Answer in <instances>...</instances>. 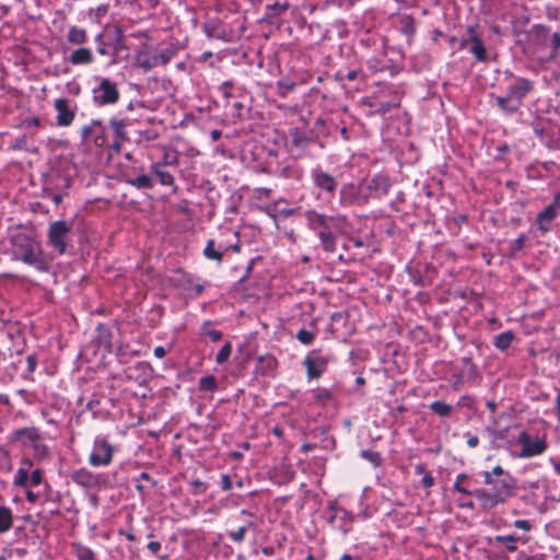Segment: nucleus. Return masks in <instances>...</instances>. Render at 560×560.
Returning a JSON list of instances; mask_svg holds the SVG:
<instances>
[{"mask_svg": "<svg viewBox=\"0 0 560 560\" xmlns=\"http://www.w3.org/2000/svg\"><path fill=\"white\" fill-rule=\"evenodd\" d=\"M551 45H552L553 50L560 49V34L559 33H555L552 35Z\"/></svg>", "mask_w": 560, "mask_h": 560, "instance_id": "54", "label": "nucleus"}, {"mask_svg": "<svg viewBox=\"0 0 560 560\" xmlns=\"http://www.w3.org/2000/svg\"><path fill=\"white\" fill-rule=\"evenodd\" d=\"M339 520L340 525L339 528L342 532V534H348L352 529V516L345 510L336 511L329 518L330 523H334L335 521Z\"/></svg>", "mask_w": 560, "mask_h": 560, "instance_id": "16", "label": "nucleus"}, {"mask_svg": "<svg viewBox=\"0 0 560 560\" xmlns=\"http://www.w3.org/2000/svg\"><path fill=\"white\" fill-rule=\"evenodd\" d=\"M489 488H479L474 490V497L478 500L480 508L490 511L495 506L503 504L508 499L515 494L516 483L512 476L494 480L493 485H487Z\"/></svg>", "mask_w": 560, "mask_h": 560, "instance_id": "1", "label": "nucleus"}, {"mask_svg": "<svg viewBox=\"0 0 560 560\" xmlns=\"http://www.w3.org/2000/svg\"><path fill=\"white\" fill-rule=\"evenodd\" d=\"M28 479L33 486H38L43 479L42 471L39 469H35Z\"/></svg>", "mask_w": 560, "mask_h": 560, "instance_id": "48", "label": "nucleus"}, {"mask_svg": "<svg viewBox=\"0 0 560 560\" xmlns=\"http://www.w3.org/2000/svg\"><path fill=\"white\" fill-rule=\"evenodd\" d=\"M217 380L213 375H207L199 382V389L205 392H213L217 389Z\"/></svg>", "mask_w": 560, "mask_h": 560, "instance_id": "36", "label": "nucleus"}, {"mask_svg": "<svg viewBox=\"0 0 560 560\" xmlns=\"http://www.w3.org/2000/svg\"><path fill=\"white\" fill-rule=\"evenodd\" d=\"M479 443V439L476 435H471L467 440V444L469 447H476Z\"/></svg>", "mask_w": 560, "mask_h": 560, "instance_id": "59", "label": "nucleus"}, {"mask_svg": "<svg viewBox=\"0 0 560 560\" xmlns=\"http://www.w3.org/2000/svg\"><path fill=\"white\" fill-rule=\"evenodd\" d=\"M506 475H509V474L505 472L501 466H495V467H493L492 471H485V474H483L485 483L493 485L494 480H495L494 477H498L501 479V478H504Z\"/></svg>", "mask_w": 560, "mask_h": 560, "instance_id": "34", "label": "nucleus"}, {"mask_svg": "<svg viewBox=\"0 0 560 560\" xmlns=\"http://www.w3.org/2000/svg\"><path fill=\"white\" fill-rule=\"evenodd\" d=\"M533 30H534L537 34H542V35L547 34V33H548V31H549L547 26L541 25V24L535 25V26L533 27Z\"/></svg>", "mask_w": 560, "mask_h": 560, "instance_id": "57", "label": "nucleus"}, {"mask_svg": "<svg viewBox=\"0 0 560 560\" xmlns=\"http://www.w3.org/2000/svg\"><path fill=\"white\" fill-rule=\"evenodd\" d=\"M151 171L156 175L162 185L172 186L174 184L173 175L165 171L160 163L152 164Z\"/></svg>", "mask_w": 560, "mask_h": 560, "instance_id": "20", "label": "nucleus"}, {"mask_svg": "<svg viewBox=\"0 0 560 560\" xmlns=\"http://www.w3.org/2000/svg\"><path fill=\"white\" fill-rule=\"evenodd\" d=\"M95 12H96V16L105 15L107 12V5H100L98 8H96Z\"/></svg>", "mask_w": 560, "mask_h": 560, "instance_id": "61", "label": "nucleus"}, {"mask_svg": "<svg viewBox=\"0 0 560 560\" xmlns=\"http://www.w3.org/2000/svg\"><path fill=\"white\" fill-rule=\"evenodd\" d=\"M533 83L527 79H517L509 86L508 94L513 97V101L518 102V106L523 97L532 90Z\"/></svg>", "mask_w": 560, "mask_h": 560, "instance_id": "13", "label": "nucleus"}, {"mask_svg": "<svg viewBox=\"0 0 560 560\" xmlns=\"http://www.w3.org/2000/svg\"><path fill=\"white\" fill-rule=\"evenodd\" d=\"M147 547L151 552L156 553L161 549V544L159 541H150Z\"/></svg>", "mask_w": 560, "mask_h": 560, "instance_id": "55", "label": "nucleus"}, {"mask_svg": "<svg viewBox=\"0 0 560 560\" xmlns=\"http://www.w3.org/2000/svg\"><path fill=\"white\" fill-rule=\"evenodd\" d=\"M115 447L104 438L94 441L93 452L90 454L89 463L94 466H107L112 463Z\"/></svg>", "mask_w": 560, "mask_h": 560, "instance_id": "5", "label": "nucleus"}, {"mask_svg": "<svg viewBox=\"0 0 560 560\" xmlns=\"http://www.w3.org/2000/svg\"><path fill=\"white\" fill-rule=\"evenodd\" d=\"M175 56L173 48H166L152 57L153 65H167Z\"/></svg>", "mask_w": 560, "mask_h": 560, "instance_id": "28", "label": "nucleus"}, {"mask_svg": "<svg viewBox=\"0 0 560 560\" xmlns=\"http://www.w3.org/2000/svg\"><path fill=\"white\" fill-rule=\"evenodd\" d=\"M314 404L319 406H327L332 401V393L327 388L318 387L313 390Z\"/></svg>", "mask_w": 560, "mask_h": 560, "instance_id": "22", "label": "nucleus"}, {"mask_svg": "<svg viewBox=\"0 0 560 560\" xmlns=\"http://www.w3.org/2000/svg\"><path fill=\"white\" fill-rule=\"evenodd\" d=\"M106 136H105V129L102 126V128H97L96 132L94 133L92 141L96 147H104L106 143Z\"/></svg>", "mask_w": 560, "mask_h": 560, "instance_id": "42", "label": "nucleus"}, {"mask_svg": "<svg viewBox=\"0 0 560 560\" xmlns=\"http://www.w3.org/2000/svg\"><path fill=\"white\" fill-rule=\"evenodd\" d=\"M12 526V512L7 506H0V533L8 532Z\"/></svg>", "mask_w": 560, "mask_h": 560, "instance_id": "27", "label": "nucleus"}, {"mask_svg": "<svg viewBox=\"0 0 560 560\" xmlns=\"http://www.w3.org/2000/svg\"><path fill=\"white\" fill-rule=\"evenodd\" d=\"M518 443L523 445L521 456L523 457H532L535 455H539L545 452L547 445L545 441L536 439L535 441L530 440V436L527 432L523 431L518 438Z\"/></svg>", "mask_w": 560, "mask_h": 560, "instance_id": "7", "label": "nucleus"}, {"mask_svg": "<svg viewBox=\"0 0 560 560\" xmlns=\"http://www.w3.org/2000/svg\"><path fill=\"white\" fill-rule=\"evenodd\" d=\"M12 255L14 259L22 260L31 266H39L43 262L42 248L38 242L25 233H18L11 238Z\"/></svg>", "mask_w": 560, "mask_h": 560, "instance_id": "2", "label": "nucleus"}, {"mask_svg": "<svg viewBox=\"0 0 560 560\" xmlns=\"http://www.w3.org/2000/svg\"><path fill=\"white\" fill-rule=\"evenodd\" d=\"M68 60L73 66L90 65L93 62V54L91 49L81 47L73 50L69 56Z\"/></svg>", "mask_w": 560, "mask_h": 560, "instance_id": "15", "label": "nucleus"}, {"mask_svg": "<svg viewBox=\"0 0 560 560\" xmlns=\"http://www.w3.org/2000/svg\"><path fill=\"white\" fill-rule=\"evenodd\" d=\"M329 362V358L320 355H307L304 360L308 378H319Z\"/></svg>", "mask_w": 560, "mask_h": 560, "instance_id": "8", "label": "nucleus"}, {"mask_svg": "<svg viewBox=\"0 0 560 560\" xmlns=\"http://www.w3.org/2000/svg\"><path fill=\"white\" fill-rule=\"evenodd\" d=\"M259 361L262 364V366H261L262 373L272 372L277 368V360L272 355L259 357Z\"/></svg>", "mask_w": 560, "mask_h": 560, "instance_id": "37", "label": "nucleus"}, {"mask_svg": "<svg viewBox=\"0 0 560 560\" xmlns=\"http://www.w3.org/2000/svg\"><path fill=\"white\" fill-rule=\"evenodd\" d=\"M467 479V476L465 474H460L457 476L456 481L453 486L455 491H458L465 495H474V491H469L466 488L462 487V482Z\"/></svg>", "mask_w": 560, "mask_h": 560, "instance_id": "41", "label": "nucleus"}, {"mask_svg": "<svg viewBox=\"0 0 560 560\" xmlns=\"http://www.w3.org/2000/svg\"><path fill=\"white\" fill-rule=\"evenodd\" d=\"M71 231L72 224L65 220H59L50 224L48 231L49 243L59 254H63L67 250V240Z\"/></svg>", "mask_w": 560, "mask_h": 560, "instance_id": "4", "label": "nucleus"}, {"mask_svg": "<svg viewBox=\"0 0 560 560\" xmlns=\"http://www.w3.org/2000/svg\"><path fill=\"white\" fill-rule=\"evenodd\" d=\"M557 217V206L549 205L541 212L538 213L536 224L541 233H547L551 230V223Z\"/></svg>", "mask_w": 560, "mask_h": 560, "instance_id": "12", "label": "nucleus"}, {"mask_svg": "<svg viewBox=\"0 0 560 560\" xmlns=\"http://www.w3.org/2000/svg\"><path fill=\"white\" fill-rule=\"evenodd\" d=\"M128 183L138 189H151L153 187L152 179L145 174H141L136 178L128 179Z\"/></svg>", "mask_w": 560, "mask_h": 560, "instance_id": "31", "label": "nucleus"}, {"mask_svg": "<svg viewBox=\"0 0 560 560\" xmlns=\"http://www.w3.org/2000/svg\"><path fill=\"white\" fill-rule=\"evenodd\" d=\"M97 128H102V122L100 120H92L90 125L84 126L81 130L83 141L92 140Z\"/></svg>", "mask_w": 560, "mask_h": 560, "instance_id": "33", "label": "nucleus"}, {"mask_svg": "<svg viewBox=\"0 0 560 560\" xmlns=\"http://www.w3.org/2000/svg\"><path fill=\"white\" fill-rule=\"evenodd\" d=\"M221 138V131L218 129H214L211 131V139L213 141H218Z\"/></svg>", "mask_w": 560, "mask_h": 560, "instance_id": "62", "label": "nucleus"}, {"mask_svg": "<svg viewBox=\"0 0 560 560\" xmlns=\"http://www.w3.org/2000/svg\"><path fill=\"white\" fill-rule=\"evenodd\" d=\"M141 137L144 138L145 140H155L159 135L156 132H153V133H149V132H140Z\"/></svg>", "mask_w": 560, "mask_h": 560, "instance_id": "60", "label": "nucleus"}, {"mask_svg": "<svg viewBox=\"0 0 560 560\" xmlns=\"http://www.w3.org/2000/svg\"><path fill=\"white\" fill-rule=\"evenodd\" d=\"M526 236L521 234L513 243L511 248V255L515 256L517 252H520L525 243Z\"/></svg>", "mask_w": 560, "mask_h": 560, "instance_id": "45", "label": "nucleus"}, {"mask_svg": "<svg viewBox=\"0 0 560 560\" xmlns=\"http://www.w3.org/2000/svg\"><path fill=\"white\" fill-rule=\"evenodd\" d=\"M289 7H290L289 2H283V3L275 2L273 4L267 5L268 9H272V10L277 11L278 14H280L283 11H287L289 9Z\"/></svg>", "mask_w": 560, "mask_h": 560, "instance_id": "47", "label": "nucleus"}, {"mask_svg": "<svg viewBox=\"0 0 560 560\" xmlns=\"http://www.w3.org/2000/svg\"><path fill=\"white\" fill-rule=\"evenodd\" d=\"M390 186L392 184L389 178L378 174L368 182L366 189L371 191L375 197L381 198L388 194Z\"/></svg>", "mask_w": 560, "mask_h": 560, "instance_id": "10", "label": "nucleus"}, {"mask_svg": "<svg viewBox=\"0 0 560 560\" xmlns=\"http://www.w3.org/2000/svg\"><path fill=\"white\" fill-rule=\"evenodd\" d=\"M422 485L425 488H431L434 485V478L430 472H425L422 478Z\"/></svg>", "mask_w": 560, "mask_h": 560, "instance_id": "51", "label": "nucleus"}, {"mask_svg": "<svg viewBox=\"0 0 560 560\" xmlns=\"http://www.w3.org/2000/svg\"><path fill=\"white\" fill-rule=\"evenodd\" d=\"M310 226L312 230L318 232L322 229H328L326 218L319 213H311L308 217Z\"/></svg>", "mask_w": 560, "mask_h": 560, "instance_id": "30", "label": "nucleus"}, {"mask_svg": "<svg viewBox=\"0 0 560 560\" xmlns=\"http://www.w3.org/2000/svg\"><path fill=\"white\" fill-rule=\"evenodd\" d=\"M93 100L100 106L115 104L119 100L117 84L109 79H102L98 86L93 90Z\"/></svg>", "mask_w": 560, "mask_h": 560, "instance_id": "6", "label": "nucleus"}, {"mask_svg": "<svg viewBox=\"0 0 560 560\" xmlns=\"http://www.w3.org/2000/svg\"><path fill=\"white\" fill-rule=\"evenodd\" d=\"M35 366H36V359L34 355H28L27 357V368H28V371L30 372H33L35 370Z\"/></svg>", "mask_w": 560, "mask_h": 560, "instance_id": "56", "label": "nucleus"}, {"mask_svg": "<svg viewBox=\"0 0 560 560\" xmlns=\"http://www.w3.org/2000/svg\"><path fill=\"white\" fill-rule=\"evenodd\" d=\"M346 77H347V79H348L349 81H353V80H355V79H357V77H358V72H357L355 70H351V71H349V72L347 73V75H346Z\"/></svg>", "mask_w": 560, "mask_h": 560, "instance_id": "63", "label": "nucleus"}, {"mask_svg": "<svg viewBox=\"0 0 560 560\" xmlns=\"http://www.w3.org/2000/svg\"><path fill=\"white\" fill-rule=\"evenodd\" d=\"M109 126L113 129V131L117 138V141L124 142V141L128 140L127 132H126L127 122L124 119L113 118L109 121ZM114 148L116 150H119L120 144L118 142H116L114 144Z\"/></svg>", "mask_w": 560, "mask_h": 560, "instance_id": "17", "label": "nucleus"}, {"mask_svg": "<svg viewBox=\"0 0 560 560\" xmlns=\"http://www.w3.org/2000/svg\"><path fill=\"white\" fill-rule=\"evenodd\" d=\"M221 483H222V489L225 491H228L232 488V480H231L230 476H228V475H224L222 477Z\"/></svg>", "mask_w": 560, "mask_h": 560, "instance_id": "52", "label": "nucleus"}, {"mask_svg": "<svg viewBox=\"0 0 560 560\" xmlns=\"http://www.w3.org/2000/svg\"><path fill=\"white\" fill-rule=\"evenodd\" d=\"M203 254L208 259L217 261H221L223 257V253L219 249H215V243L213 240L208 241Z\"/></svg>", "mask_w": 560, "mask_h": 560, "instance_id": "32", "label": "nucleus"}, {"mask_svg": "<svg viewBox=\"0 0 560 560\" xmlns=\"http://www.w3.org/2000/svg\"><path fill=\"white\" fill-rule=\"evenodd\" d=\"M28 471L26 468H20L18 470V475L14 479V485L16 486H20V487H25L27 485V481H28Z\"/></svg>", "mask_w": 560, "mask_h": 560, "instance_id": "43", "label": "nucleus"}, {"mask_svg": "<svg viewBox=\"0 0 560 560\" xmlns=\"http://www.w3.org/2000/svg\"><path fill=\"white\" fill-rule=\"evenodd\" d=\"M495 540L498 542H501L505 546L506 550L510 551V552H514L516 551L517 547H516V541L518 540L517 537L513 536V535H508V536H497L495 537Z\"/></svg>", "mask_w": 560, "mask_h": 560, "instance_id": "35", "label": "nucleus"}, {"mask_svg": "<svg viewBox=\"0 0 560 560\" xmlns=\"http://www.w3.org/2000/svg\"><path fill=\"white\" fill-rule=\"evenodd\" d=\"M205 334L212 340L219 341L222 338V334L215 329H207Z\"/></svg>", "mask_w": 560, "mask_h": 560, "instance_id": "50", "label": "nucleus"}, {"mask_svg": "<svg viewBox=\"0 0 560 560\" xmlns=\"http://www.w3.org/2000/svg\"><path fill=\"white\" fill-rule=\"evenodd\" d=\"M514 526L518 529H523L525 532H528L532 529V524L526 520H516L514 522Z\"/></svg>", "mask_w": 560, "mask_h": 560, "instance_id": "49", "label": "nucleus"}, {"mask_svg": "<svg viewBox=\"0 0 560 560\" xmlns=\"http://www.w3.org/2000/svg\"><path fill=\"white\" fill-rule=\"evenodd\" d=\"M78 558H79V560H94L95 555L89 548H80L78 551Z\"/></svg>", "mask_w": 560, "mask_h": 560, "instance_id": "46", "label": "nucleus"}, {"mask_svg": "<svg viewBox=\"0 0 560 560\" xmlns=\"http://www.w3.org/2000/svg\"><path fill=\"white\" fill-rule=\"evenodd\" d=\"M312 178L317 188L328 194H332L337 188L336 179L322 170H314L312 172Z\"/></svg>", "mask_w": 560, "mask_h": 560, "instance_id": "11", "label": "nucleus"}, {"mask_svg": "<svg viewBox=\"0 0 560 560\" xmlns=\"http://www.w3.org/2000/svg\"><path fill=\"white\" fill-rule=\"evenodd\" d=\"M166 354L165 349L162 346H159L154 349V355L159 359L164 358Z\"/></svg>", "mask_w": 560, "mask_h": 560, "instance_id": "58", "label": "nucleus"}, {"mask_svg": "<svg viewBox=\"0 0 560 560\" xmlns=\"http://www.w3.org/2000/svg\"><path fill=\"white\" fill-rule=\"evenodd\" d=\"M12 440L20 442L24 446H31L34 451V456L38 459H45L49 456V450L44 444L37 428L31 427L15 430Z\"/></svg>", "mask_w": 560, "mask_h": 560, "instance_id": "3", "label": "nucleus"}, {"mask_svg": "<svg viewBox=\"0 0 560 560\" xmlns=\"http://www.w3.org/2000/svg\"><path fill=\"white\" fill-rule=\"evenodd\" d=\"M55 109L57 110V125L67 127L72 124L75 113L69 106L67 98H57L55 101Z\"/></svg>", "mask_w": 560, "mask_h": 560, "instance_id": "9", "label": "nucleus"}, {"mask_svg": "<svg viewBox=\"0 0 560 560\" xmlns=\"http://www.w3.org/2000/svg\"><path fill=\"white\" fill-rule=\"evenodd\" d=\"M362 457L374 464V466H378L381 464V455L377 452L373 451H362Z\"/></svg>", "mask_w": 560, "mask_h": 560, "instance_id": "44", "label": "nucleus"}, {"mask_svg": "<svg viewBox=\"0 0 560 560\" xmlns=\"http://www.w3.org/2000/svg\"><path fill=\"white\" fill-rule=\"evenodd\" d=\"M71 479L79 486L91 488L96 483V477L85 468L74 470Z\"/></svg>", "mask_w": 560, "mask_h": 560, "instance_id": "14", "label": "nucleus"}, {"mask_svg": "<svg viewBox=\"0 0 560 560\" xmlns=\"http://www.w3.org/2000/svg\"><path fill=\"white\" fill-rule=\"evenodd\" d=\"M296 339L303 345H310L315 339V334L306 329H300L296 334Z\"/></svg>", "mask_w": 560, "mask_h": 560, "instance_id": "39", "label": "nucleus"}, {"mask_svg": "<svg viewBox=\"0 0 560 560\" xmlns=\"http://www.w3.org/2000/svg\"><path fill=\"white\" fill-rule=\"evenodd\" d=\"M497 104L505 113H514L518 109V102L513 101L509 94L506 96L497 97Z\"/></svg>", "mask_w": 560, "mask_h": 560, "instance_id": "25", "label": "nucleus"}, {"mask_svg": "<svg viewBox=\"0 0 560 560\" xmlns=\"http://www.w3.org/2000/svg\"><path fill=\"white\" fill-rule=\"evenodd\" d=\"M67 39L72 45H82L88 40L86 31L77 26L70 27Z\"/></svg>", "mask_w": 560, "mask_h": 560, "instance_id": "21", "label": "nucleus"}, {"mask_svg": "<svg viewBox=\"0 0 560 560\" xmlns=\"http://www.w3.org/2000/svg\"><path fill=\"white\" fill-rule=\"evenodd\" d=\"M317 235L323 244V247L326 252H334L336 248L335 245V236L331 231L328 229H322L317 232Z\"/></svg>", "mask_w": 560, "mask_h": 560, "instance_id": "23", "label": "nucleus"}, {"mask_svg": "<svg viewBox=\"0 0 560 560\" xmlns=\"http://www.w3.org/2000/svg\"><path fill=\"white\" fill-rule=\"evenodd\" d=\"M360 190L354 184H347L340 190L341 203L350 206L359 198Z\"/></svg>", "mask_w": 560, "mask_h": 560, "instance_id": "18", "label": "nucleus"}, {"mask_svg": "<svg viewBox=\"0 0 560 560\" xmlns=\"http://www.w3.org/2000/svg\"><path fill=\"white\" fill-rule=\"evenodd\" d=\"M514 338V335L511 331H505L502 334H499L494 338V346L500 350H506Z\"/></svg>", "mask_w": 560, "mask_h": 560, "instance_id": "29", "label": "nucleus"}, {"mask_svg": "<svg viewBox=\"0 0 560 560\" xmlns=\"http://www.w3.org/2000/svg\"><path fill=\"white\" fill-rule=\"evenodd\" d=\"M469 42L471 44L470 51L474 54L476 59L479 61H486L487 51L480 37L477 35H472Z\"/></svg>", "mask_w": 560, "mask_h": 560, "instance_id": "19", "label": "nucleus"}, {"mask_svg": "<svg viewBox=\"0 0 560 560\" xmlns=\"http://www.w3.org/2000/svg\"><path fill=\"white\" fill-rule=\"evenodd\" d=\"M556 409H557V416L560 419V390L558 392L557 399H556Z\"/></svg>", "mask_w": 560, "mask_h": 560, "instance_id": "64", "label": "nucleus"}, {"mask_svg": "<svg viewBox=\"0 0 560 560\" xmlns=\"http://www.w3.org/2000/svg\"><path fill=\"white\" fill-rule=\"evenodd\" d=\"M253 527H255L254 522L247 521L238 529L230 530L228 535L234 542L241 544L245 538V534H246L247 529L253 528Z\"/></svg>", "mask_w": 560, "mask_h": 560, "instance_id": "26", "label": "nucleus"}, {"mask_svg": "<svg viewBox=\"0 0 560 560\" xmlns=\"http://www.w3.org/2000/svg\"><path fill=\"white\" fill-rule=\"evenodd\" d=\"M114 32H115V43H116V49H117L122 39V30L120 27L116 26Z\"/></svg>", "mask_w": 560, "mask_h": 560, "instance_id": "53", "label": "nucleus"}, {"mask_svg": "<svg viewBox=\"0 0 560 560\" xmlns=\"http://www.w3.org/2000/svg\"><path fill=\"white\" fill-rule=\"evenodd\" d=\"M295 88V83L293 81H290V80H280L278 82V89H279V94L281 96H287V94L291 91H293Z\"/></svg>", "mask_w": 560, "mask_h": 560, "instance_id": "40", "label": "nucleus"}, {"mask_svg": "<svg viewBox=\"0 0 560 560\" xmlns=\"http://www.w3.org/2000/svg\"><path fill=\"white\" fill-rule=\"evenodd\" d=\"M429 409L435 415L445 418L448 417L453 411V406L442 400H435L429 405Z\"/></svg>", "mask_w": 560, "mask_h": 560, "instance_id": "24", "label": "nucleus"}, {"mask_svg": "<svg viewBox=\"0 0 560 560\" xmlns=\"http://www.w3.org/2000/svg\"><path fill=\"white\" fill-rule=\"evenodd\" d=\"M231 352H232V345L231 342H226L221 349L220 351L218 352L217 354V358H215V362L218 364H223L224 362L228 361V359L230 358L231 355Z\"/></svg>", "mask_w": 560, "mask_h": 560, "instance_id": "38", "label": "nucleus"}]
</instances>
